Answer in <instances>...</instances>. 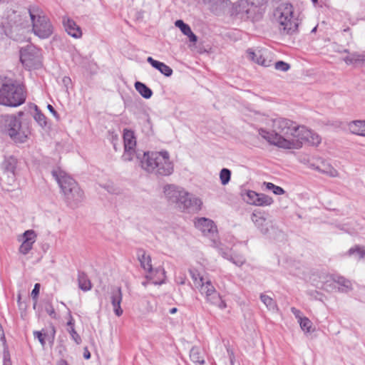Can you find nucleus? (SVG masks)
I'll use <instances>...</instances> for the list:
<instances>
[{
  "mask_svg": "<svg viewBox=\"0 0 365 365\" xmlns=\"http://www.w3.org/2000/svg\"><path fill=\"white\" fill-rule=\"evenodd\" d=\"M299 125L284 118H268L265 128H257L258 135L271 145L284 149L294 148Z\"/></svg>",
  "mask_w": 365,
  "mask_h": 365,
  "instance_id": "1",
  "label": "nucleus"
},
{
  "mask_svg": "<svg viewBox=\"0 0 365 365\" xmlns=\"http://www.w3.org/2000/svg\"><path fill=\"white\" fill-rule=\"evenodd\" d=\"M140 164L144 170L157 176H169L174 171L173 163L166 150L144 153Z\"/></svg>",
  "mask_w": 365,
  "mask_h": 365,
  "instance_id": "2",
  "label": "nucleus"
},
{
  "mask_svg": "<svg viewBox=\"0 0 365 365\" xmlns=\"http://www.w3.org/2000/svg\"><path fill=\"white\" fill-rule=\"evenodd\" d=\"M52 175L60 186L67 205L71 207H76L84 197L78 183L63 170H53Z\"/></svg>",
  "mask_w": 365,
  "mask_h": 365,
  "instance_id": "3",
  "label": "nucleus"
},
{
  "mask_svg": "<svg viewBox=\"0 0 365 365\" xmlns=\"http://www.w3.org/2000/svg\"><path fill=\"white\" fill-rule=\"evenodd\" d=\"M26 98L25 86L21 83L11 81L2 84L0 88V104L17 107L23 104Z\"/></svg>",
  "mask_w": 365,
  "mask_h": 365,
  "instance_id": "4",
  "label": "nucleus"
},
{
  "mask_svg": "<svg viewBox=\"0 0 365 365\" xmlns=\"http://www.w3.org/2000/svg\"><path fill=\"white\" fill-rule=\"evenodd\" d=\"M31 23L32 31L41 39L49 38L53 32V26L43 11L37 6L28 9Z\"/></svg>",
  "mask_w": 365,
  "mask_h": 365,
  "instance_id": "5",
  "label": "nucleus"
},
{
  "mask_svg": "<svg viewBox=\"0 0 365 365\" xmlns=\"http://www.w3.org/2000/svg\"><path fill=\"white\" fill-rule=\"evenodd\" d=\"M275 15L282 35H293L298 31L299 20L294 16V8L291 4L284 3L278 6Z\"/></svg>",
  "mask_w": 365,
  "mask_h": 365,
  "instance_id": "6",
  "label": "nucleus"
},
{
  "mask_svg": "<svg viewBox=\"0 0 365 365\" xmlns=\"http://www.w3.org/2000/svg\"><path fill=\"white\" fill-rule=\"evenodd\" d=\"M1 27L5 35L15 41L19 39V34L25 27L21 15L12 11L3 18Z\"/></svg>",
  "mask_w": 365,
  "mask_h": 365,
  "instance_id": "7",
  "label": "nucleus"
},
{
  "mask_svg": "<svg viewBox=\"0 0 365 365\" xmlns=\"http://www.w3.org/2000/svg\"><path fill=\"white\" fill-rule=\"evenodd\" d=\"M20 60L29 69L37 68L41 65V50L33 45L22 48L20 51Z\"/></svg>",
  "mask_w": 365,
  "mask_h": 365,
  "instance_id": "8",
  "label": "nucleus"
},
{
  "mask_svg": "<svg viewBox=\"0 0 365 365\" xmlns=\"http://www.w3.org/2000/svg\"><path fill=\"white\" fill-rule=\"evenodd\" d=\"M137 257L141 267L150 274V278L154 274H159V281H153V283L155 284H162L164 282L165 274L164 269L158 267L153 269L151 264V257L143 249L138 250Z\"/></svg>",
  "mask_w": 365,
  "mask_h": 365,
  "instance_id": "9",
  "label": "nucleus"
},
{
  "mask_svg": "<svg viewBox=\"0 0 365 365\" xmlns=\"http://www.w3.org/2000/svg\"><path fill=\"white\" fill-rule=\"evenodd\" d=\"M200 292L205 296L206 302L220 309H225L227 307L226 302L222 299L211 281L207 282L204 285L202 284Z\"/></svg>",
  "mask_w": 365,
  "mask_h": 365,
  "instance_id": "10",
  "label": "nucleus"
},
{
  "mask_svg": "<svg viewBox=\"0 0 365 365\" xmlns=\"http://www.w3.org/2000/svg\"><path fill=\"white\" fill-rule=\"evenodd\" d=\"M195 227L199 230L202 234L210 238L214 243H216L217 239V229L215 222L206 217H199L195 220Z\"/></svg>",
  "mask_w": 365,
  "mask_h": 365,
  "instance_id": "11",
  "label": "nucleus"
},
{
  "mask_svg": "<svg viewBox=\"0 0 365 365\" xmlns=\"http://www.w3.org/2000/svg\"><path fill=\"white\" fill-rule=\"evenodd\" d=\"M295 141L297 144L294 148H300L303 143L318 146L322 142V138L317 133L307 129L305 126L299 125Z\"/></svg>",
  "mask_w": 365,
  "mask_h": 365,
  "instance_id": "12",
  "label": "nucleus"
},
{
  "mask_svg": "<svg viewBox=\"0 0 365 365\" xmlns=\"http://www.w3.org/2000/svg\"><path fill=\"white\" fill-rule=\"evenodd\" d=\"M124 153L122 159L124 161H131L136 155V138L134 132L129 129L123 130Z\"/></svg>",
  "mask_w": 365,
  "mask_h": 365,
  "instance_id": "13",
  "label": "nucleus"
},
{
  "mask_svg": "<svg viewBox=\"0 0 365 365\" xmlns=\"http://www.w3.org/2000/svg\"><path fill=\"white\" fill-rule=\"evenodd\" d=\"M176 205L180 210L197 212L201 209L202 201L200 198L183 190V193L180 195L179 202H177Z\"/></svg>",
  "mask_w": 365,
  "mask_h": 365,
  "instance_id": "14",
  "label": "nucleus"
},
{
  "mask_svg": "<svg viewBox=\"0 0 365 365\" xmlns=\"http://www.w3.org/2000/svg\"><path fill=\"white\" fill-rule=\"evenodd\" d=\"M176 205L180 210L197 212L201 209L202 201L200 198L183 190V193L180 195L179 202H177Z\"/></svg>",
  "mask_w": 365,
  "mask_h": 365,
  "instance_id": "15",
  "label": "nucleus"
},
{
  "mask_svg": "<svg viewBox=\"0 0 365 365\" xmlns=\"http://www.w3.org/2000/svg\"><path fill=\"white\" fill-rule=\"evenodd\" d=\"M254 4V1L250 3L248 0H238L232 5V15L238 16L240 19L247 18L250 8Z\"/></svg>",
  "mask_w": 365,
  "mask_h": 365,
  "instance_id": "16",
  "label": "nucleus"
},
{
  "mask_svg": "<svg viewBox=\"0 0 365 365\" xmlns=\"http://www.w3.org/2000/svg\"><path fill=\"white\" fill-rule=\"evenodd\" d=\"M23 242L19 247V252L22 255L28 254L33 247L34 243L36 242V235L34 230H26L22 235Z\"/></svg>",
  "mask_w": 365,
  "mask_h": 365,
  "instance_id": "17",
  "label": "nucleus"
},
{
  "mask_svg": "<svg viewBox=\"0 0 365 365\" xmlns=\"http://www.w3.org/2000/svg\"><path fill=\"white\" fill-rule=\"evenodd\" d=\"M63 27L67 34L75 38H80L82 36V31L79 26L69 17H63L62 21Z\"/></svg>",
  "mask_w": 365,
  "mask_h": 365,
  "instance_id": "18",
  "label": "nucleus"
},
{
  "mask_svg": "<svg viewBox=\"0 0 365 365\" xmlns=\"http://www.w3.org/2000/svg\"><path fill=\"white\" fill-rule=\"evenodd\" d=\"M122 299L123 294L120 287L113 288L110 292V302L113 307V311L118 317L123 314V309L120 307Z\"/></svg>",
  "mask_w": 365,
  "mask_h": 365,
  "instance_id": "19",
  "label": "nucleus"
},
{
  "mask_svg": "<svg viewBox=\"0 0 365 365\" xmlns=\"http://www.w3.org/2000/svg\"><path fill=\"white\" fill-rule=\"evenodd\" d=\"M17 160L13 157H9L3 162L2 168L4 173L7 175L8 182L12 183L15 180V170L16 168Z\"/></svg>",
  "mask_w": 365,
  "mask_h": 365,
  "instance_id": "20",
  "label": "nucleus"
},
{
  "mask_svg": "<svg viewBox=\"0 0 365 365\" xmlns=\"http://www.w3.org/2000/svg\"><path fill=\"white\" fill-rule=\"evenodd\" d=\"M183 189L173 185H166L163 187V192L165 197L170 202L175 204L179 202V198L182 193H183Z\"/></svg>",
  "mask_w": 365,
  "mask_h": 365,
  "instance_id": "21",
  "label": "nucleus"
},
{
  "mask_svg": "<svg viewBox=\"0 0 365 365\" xmlns=\"http://www.w3.org/2000/svg\"><path fill=\"white\" fill-rule=\"evenodd\" d=\"M315 170L332 178H336L339 175L338 171L331 165L321 158L317 160Z\"/></svg>",
  "mask_w": 365,
  "mask_h": 365,
  "instance_id": "22",
  "label": "nucleus"
},
{
  "mask_svg": "<svg viewBox=\"0 0 365 365\" xmlns=\"http://www.w3.org/2000/svg\"><path fill=\"white\" fill-rule=\"evenodd\" d=\"M330 280L335 282V285H338L336 289L340 292H348L352 289L351 282L342 276L330 274Z\"/></svg>",
  "mask_w": 365,
  "mask_h": 365,
  "instance_id": "23",
  "label": "nucleus"
},
{
  "mask_svg": "<svg viewBox=\"0 0 365 365\" xmlns=\"http://www.w3.org/2000/svg\"><path fill=\"white\" fill-rule=\"evenodd\" d=\"M251 220L255 226H257L260 230L262 233H267L268 228L265 227L267 219L263 212L255 210L251 215Z\"/></svg>",
  "mask_w": 365,
  "mask_h": 365,
  "instance_id": "24",
  "label": "nucleus"
},
{
  "mask_svg": "<svg viewBox=\"0 0 365 365\" xmlns=\"http://www.w3.org/2000/svg\"><path fill=\"white\" fill-rule=\"evenodd\" d=\"M147 61L150 63V65L158 70L162 74L165 75L167 77L170 76L173 74V69L165 64L163 62H160L153 59L152 57H148L147 58Z\"/></svg>",
  "mask_w": 365,
  "mask_h": 365,
  "instance_id": "25",
  "label": "nucleus"
},
{
  "mask_svg": "<svg viewBox=\"0 0 365 365\" xmlns=\"http://www.w3.org/2000/svg\"><path fill=\"white\" fill-rule=\"evenodd\" d=\"M351 133L365 136V120H354L348 124Z\"/></svg>",
  "mask_w": 365,
  "mask_h": 365,
  "instance_id": "26",
  "label": "nucleus"
},
{
  "mask_svg": "<svg viewBox=\"0 0 365 365\" xmlns=\"http://www.w3.org/2000/svg\"><path fill=\"white\" fill-rule=\"evenodd\" d=\"M175 26L180 29L182 33L187 36L190 41L191 42H196L197 41V36L192 31L189 25L184 23L182 20H177L175 23Z\"/></svg>",
  "mask_w": 365,
  "mask_h": 365,
  "instance_id": "27",
  "label": "nucleus"
},
{
  "mask_svg": "<svg viewBox=\"0 0 365 365\" xmlns=\"http://www.w3.org/2000/svg\"><path fill=\"white\" fill-rule=\"evenodd\" d=\"M8 133L10 137L15 136L16 132L21 128V124L19 120L14 115L8 117Z\"/></svg>",
  "mask_w": 365,
  "mask_h": 365,
  "instance_id": "28",
  "label": "nucleus"
},
{
  "mask_svg": "<svg viewBox=\"0 0 365 365\" xmlns=\"http://www.w3.org/2000/svg\"><path fill=\"white\" fill-rule=\"evenodd\" d=\"M344 61L347 65H351L357 63H365V53H359L357 52H354L349 53V56L344 58Z\"/></svg>",
  "mask_w": 365,
  "mask_h": 365,
  "instance_id": "29",
  "label": "nucleus"
},
{
  "mask_svg": "<svg viewBox=\"0 0 365 365\" xmlns=\"http://www.w3.org/2000/svg\"><path fill=\"white\" fill-rule=\"evenodd\" d=\"M189 272L195 287L199 289V291L200 290V288L202 287V284H205L207 282H210V279L203 276H201L195 269H190Z\"/></svg>",
  "mask_w": 365,
  "mask_h": 365,
  "instance_id": "30",
  "label": "nucleus"
},
{
  "mask_svg": "<svg viewBox=\"0 0 365 365\" xmlns=\"http://www.w3.org/2000/svg\"><path fill=\"white\" fill-rule=\"evenodd\" d=\"M191 361L197 365H202L205 363L204 356L197 346H193L190 351Z\"/></svg>",
  "mask_w": 365,
  "mask_h": 365,
  "instance_id": "31",
  "label": "nucleus"
},
{
  "mask_svg": "<svg viewBox=\"0 0 365 365\" xmlns=\"http://www.w3.org/2000/svg\"><path fill=\"white\" fill-rule=\"evenodd\" d=\"M78 282L79 288L83 291H88L92 287L91 281L84 272H78Z\"/></svg>",
  "mask_w": 365,
  "mask_h": 365,
  "instance_id": "32",
  "label": "nucleus"
},
{
  "mask_svg": "<svg viewBox=\"0 0 365 365\" xmlns=\"http://www.w3.org/2000/svg\"><path fill=\"white\" fill-rule=\"evenodd\" d=\"M135 88L143 98L146 99L150 98L153 95L152 90L145 84L140 81L135 83Z\"/></svg>",
  "mask_w": 365,
  "mask_h": 365,
  "instance_id": "33",
  "label": "nucleus"
},
{
  "mask_svg": "<svg viewBox=\"0 0 365 365\" xmlns=\"http://www.w3.org/2000/svg\"><path fill=\"white\" fill-rule=\"evenodd\" d=\"M204 2L212 11L217 12L226 6L227 0H204Z\"/></svg>",
  "mask_w": 365,
  "mask_h": 365,
  "instance_id": "34",
  "label": "nucleus"
},
{
  "mask_svg": "<svg viewBox=\"0 0 365 365\" xmlns=\"http://www.w3.org/2000/svg\"><path fill=\"white\" fill-rule=\"evenodd\" d=\"M260 299L269 310L272 312H276L278 310L275 301L269 296L262 294L260 295Z\"/></svg>",
  "mask_w": 365,
  "mask_h": 365,
  "instance_id": "35",
  "label": "nucleus"
},
{
  "mask_svg": "<svg viewBox=\"0 0 365 365\" xmlns=\"http://www.w3.org/2000/svg\"><path fill=\"white\" fill-rule=\"evenodd\" d=\"M322 288L327 292H332L336 290V286L335 285V282H332L330 280V275H324L322 276Z\"/></svg>",
  "mask_w": 365,
  "mask_h": 365,
  "instance_id": "36",
  "label": "nucleus"
},
{
  "mask_svg": "<svg viewBox=\"0 0 365 365\" xmlns=\"http://www.w3.org/2000/svg\"><path fill=\"white\" fill-rule=\"evenodd\" d=\"M273 202V200L271 197L265 195V194H259L257 200L256 206H267L272 205Z\"/></svg>",
  "mask_w": 365,
  "mask_h": 365,
  "instance_id": "37",
  "label": "nucleus"
},
{
  "mask_svg": "<svg viewBox=\"0 0 365 365\" xmlns=\"http://www.w3.org/2000/svg\"><path fill=\"white\" fill-rule=\"evenodd\" d=\"M257 197L258 193L252 190H248L244 195V200L250 205H257Z\"/></svg>",
  "mask_w": 365,
  "mask_h": 365,
  "instance_id": "38",
  "label": "nucleus"
},
{
  "mask_svg": "<svg viewBox=\"0 0 365 365\" xmlns=\"http://www.w3.org/2000/svg\"><path fill=\"white\" fill-rule=\"evenodd\" d=\"M348 254L349 255H356L359 259L365 258V247L356 245L349 250Z\"/></svg>",
  "mask_w": 365,
  "mask_h": 365,
  "instance_id": "39",
  "label": "nucleus"
},
{
  "mask_svg": "<svg viewBox=\"0 0 365 365\" xmlns=\"http://www.w3.org/2000/svg\"><path fill=\"white\" fill-rule=\"evenodd\" d=\"M29 132L27 130H24L22 127L16 132V135L15 136H11V138L14 140L16 142L24 143L26 141Z\"/></svg>",
  "mask_w": 365,
  "mask_h": 365,
  "instance_id": "40",
  "label": "nucleus"
},
{
  "mask_svg": "<svg viewBox=\"0 0 365 365\" xmlns=\"http://www.w3.org/2000/svg\"><path fill=\"white\" fill-rule=\"evenodd\" d=\"M231 178V171L227 168H222L220 173V178L223 185H227Z\"/></svg>",
  "mask_w": 365,
  "mask_h": 365,
  "instance_id": "41",
  "label": "nucleus"
},
{
  "mask_svg": "<svg viewBox=\"0 0 365 365\" xmlns=\"http://www.w3.org/2000/svg\"><path fill=\"white\" fill-rule=\"evenodd\" d=\"M264 185L265 187L269 190H272V192L275 195H283L284 193V190L281 187H279L277 185H274L272 182H264Z\"/></svg>",
  "mask_w": 365,
  "mask_h": 365,
  "instance_id": "42",
  "label": "nucleus"
},
{
  "mask_svg": "<svg viewBox=\"0 0 365 365\" xmlns=\"http://www.w3.org/2000/svg\"><path fill=\"white\" fill-rule=\"evenodd\" d=\"M301 329L305 332H310L312 327V322L306 317H304L299 322Z\"/></svg>",
  "mask_w": 365,
  "mask_h": 365,
  "instance_id": "43",
  "label": "nucleus"
},
{
  "mask_svg": "<svg viewBox=\"0 0 365 365\" xmlns=\"http://www.w3.org/2000/svg\"><path fill=\"white\" fill-rule=\"evenodd\" d=\"M36 113L34 115V119L41 127L46 126V116L38 110L37 107L36 108Z\"/></svg>",
  "mask_w": 365,
  "mask_h": 365,
  "instance_id": "44",
  "label": "nucleus"
},
{
  "mask_svg": "<svg viewBox=\"0 0 365 365\" xmlns=\"http://www.w3.org/2000/svg\"><path fill=\"white\" fill-rule=\"evenodd\" d=\"M229 260L238 267H241L245 262V258L242 255L231 256Z\"/></svg>",
  "mask_w": 365,
  "mask_h": 365,
  "instance_id": "45",
  "label": "nucleus"
},
{
  "mask_svg": "<svg viewBox=\"0 0 365 365\" xmlns=\"http://www.w3.org/2000/svg\"><path fill=\"white\" fill-rule=\"evenodd\" d=\"M68 331L70 334L72 339L77 344L81 343V338L79 334L76 331L74 327L68 328Z\"/></svg>",
  "mask_w": 365,
  "mask_h": 365,
  "instance_id": "46",
  "label": "nucleus"
},
{
  "mask_svg": "<svg viewBox=\"0 0 365 365\" xmlns=\"http://www.w3.org/2000/svg\"><path fill=\"white\" fill-rule=\"evenodd\" d=\"M274 68L278 71H287L290 68V66L286 62L279 61L275 63Z\"/></svg>",
  "mask_w": 365,
  "mask_h": 365,
  "instance_id": "47",
  "label": "nucleus"
},
{
  "mask_svg": "<svg viewBox=\"0 0 365 365\" xmlns=\"http://www.w3.org/2000/svg\"><path fill=\"white\" fill-rule=\"evenodd\" d=\"M45 309H46V312H47V314L53 319H56L57 318V314L55 312V309L53 308V307L50 304L48 303L46 307H45Z\"/></svg>",
  "mask_w": 365,
  "mask_h": 365,
  "instance_id": "48",
  "label": "nucleus"
},
{
  "mask_svg": "<svg viewBox=\"0 0 365 365\" xmlns=\"http://www.w3.org/2000/svg\"><path fill=\"white\" fill-rule=\"evenodd\" d=\"M255 63H258L259 65H262L263 66H269V62L266 61L262 55L260 53V51H258V56L257 58H256L255 60Z\"/></svg>",
  "mask_w": 365,
  "mask_h": 365,
  "instance_id": "49",
  "label": "nucleus"
},
{
  "mask_svg": "<svg viewBox=\"0 0 365 365\" xmlns=\"http://www.w3.org/2000/svg\"><path fill=\"white\" fill-rule=\"evenodd\" d=\"M39 290H40V284L36 283L34 285V287L31 292V297H32L33 299L35 300V303L34 304V308L36 307V299H37L38 295L39 294Z\"/></svg>",
  "mask_w": 365,
  "mask_h": 365,
  "instance_id": "50",
  "label": "nucleus"
},
{
  "mask_svg": "<svg viewBox=\"0 0 365 365\" xmlns=\"http://www.w3.org/2000/svg\"><path fill=\"white\" fill-rule=\"evenodd\" d=\"M292 313L294 315V317L298 319V322H299L301 319H302L304 317L302 316V312L300 310L297 309L295 307L291 308Z\"/></svg>",
  "mask_w": 365,
  "mask_h": 365,
  "instance_id": "51",
  "label": "nucleus"
},
{
  "mask_svg": "<svg viewBox=\"0 0 365 365\" xmlns=\"http://www.w3.org/2000/svg\"><path fill=\"white\" fill-rule=\"evenodd\" d=\"M247 53V58L255 62V60L258 56V52H255L252 49H248Z\"/></svg>",
  "mask_w": 365,
  "mask_h": 365,
  "instance_id": "52",
  "label": "nucleus"
},
{
  "mask_svg": "<svg viewBox=\"0 0 365 365\" xmlns=\"http://www.w3.org/2000/svg\"><path fill=\"white\" fill-rule=\"evenodd\" d=\"M35 337H36L38 341H40L41 344L42 346L45 345V340H44V334H43L41 331H34V333Z\"/></svg>",
  "mask_w": 365,
  "mask_h": 365,
  "instance_id": "53",
  "label": "nucleus"
},
{
  "mask_svg": "<svg viewBox=\"0 0 365 365\" xmlns=\"http://www.w3.org/2000/svg\"><path fill=\"white\" fill-rule=\"evenodd\" d=\"M69 317L70 319L69 321L67 322V326L68 327V328L74 327V320L71 314H69Z\"/></svg>",
  "mask_w": 365,
  "mask_h": 365,
  "instance_id": "54",
  "label": "nucleus"
},
{
  "mask_svg": "<svg viewBox=\"0 0 365 365\" xmlns=\"http://www.w3.org/2000/svg\"><path fill=\"white\" fill-rule=\"evenodd\" d=\"M227 351H228L229 356H230V365H233L234 360H235L234 354H233L232 351H230V350H227Z\"/></svg>",
  "mask_w": 365,
  "mask_h": 365,
  "instance_id": "55",
  "label": "nucleus"
},
{
  "mask_svg": "<svg viewBox=\"0 0 365 365\" xmlns=\"http://www.w3.org/2000/svg\"><path fill=\"white\" fill-rule=\"evenodd\" d=\"M47 108H48V109L49 110V111H50L51 113H53V115H55V116H56V115H57V113H56V111L55 110L54 108H53L51 105L48 104V105L47 106Z\"/></svg>",
  "mask_w": 365,
  "mask_h": 365,
  "instance_id": "56",
  "label": "nucleus"
},
{
  "mask_svg": "<svg viewBox=\"0 0 365 365\" xmlns=\"http://www.w3.org/2000/svg\"><path fill=\"white\" fill-rule=\"evenodd\" d=\"M83 356L86 359H89L91 358V354L87 348H85V351L83 353Z\"/></svg>",
  "mask_w": 365,
  "mask_h": 365,
  "instance_id": "57",
  "label": "nucleus"
},
{
  "mask_svg": "<svg viewBox=\"0 0 365 365\" xmlns=\"http://www.w3.org/2000/svg\"><path fill=\"white\" fill-rule=\"evenodd\" d=\"M56 365H68V363L66 362V361L63 360V359H61L59 360Z\"/></svg>",
  "mask_w": 365,
  "mask_h": 365,
  "instance_id": "58",
  "label": "nucleus"
},
{
  "mask_svg": "<svg viewBox=\"0 0 365 365\" xmlns=\"http://www.w3.org/2000/svg\"><path fill=\"white\" fill-rule=\"evenodd\" d=\"M221 255L224 257V258H226L229 260V259H230V257L227 253L225 252H221Z\"/></svg>",
  "mask_w": 365,
  "mask_h": 365,
  "instance_id": "59",
  "label": "nucleus"
},
{
  "mask_svg": "<svg viewBox=\"0 0 365 365\" xmlns=\"http://www.w3.org/2000/svg\"><path fill=\"white\" fill-rule=\"evenodd\" d=\"M118 136L117 135H115V136H113V148L115 150H117V146H116V144L114 142L115 140H118Z\"/></svg>",
  "mask_w": 365,
  "mask_h": 365,
  "instance_id": "60",
  "label": "nucleus"
},
{
  "mask_svg": "<svg viewBox=\"0 0 365 365\" xmlns=\"http://www.w3.org/2000/svg\"><path fill=\"white\" fill-rule=\"evenodd\" d=\"M317 165V162L316 163H310L309 165V168L313 169V170H315V168Z\"/></svg>",
  "mask_w": 365,
  "mask_h": 365,
  "instance_id": "61",
  "label": "nucleus"
},
{
  "mask_svg": "<svg viewBox=\"0 0 365 365\" xmlns=\"http://www.w3.org/2000/svg\"><path fill=\"white\" fill-rule=\"evenodd\" d=\"M4 365H11L10 359H4Z\"/></svg>",
  "mask_w": 365,
  "mask_h": 365,
  "instance_id": "62",
  "label": "nucleus"
},
{
  "mask_svg": "<svg viewBox=\"0 0 365 365\" xmlns=\"http://www.w3.org/2000/svg\"><path fill=\"white\" fill-rule=\"evenodd\" d=\"M177 310H178V309H177V308L173 307V308H172V309H170V314H175V313H176V312H177Z\"/></svg>",
  "mask_w": 365,
  "mask_h": 365,
  "instance_id": "63",
  "label": "nucleus"
},
{
  "mask_svg": "<svg viewBox=\"0 0 365 365\" xmlns=\"http://www.w3.org/2000/svg\"><path fill=\"white\" fill-rule=\"evenodd\" d=\"M67 81H70V78H68V77H65V78H63V82H64V83H66Z\"/></svg>",
  "mask_w": 365,
  "mask_h": 365,
  "instance_id": "64",
  "label": "nucleus"
}]
</instances>
